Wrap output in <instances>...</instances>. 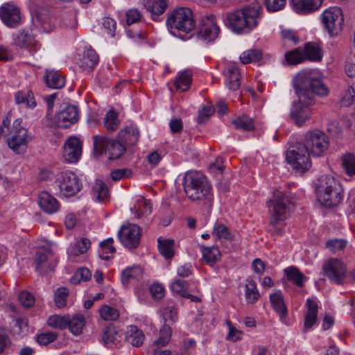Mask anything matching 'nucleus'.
<instances>
[{
    "mask_svg": "<svg viewBox=\"0 0 355 355\" xmlns=\"http://www.w3.org/2000/svg\"><path fill=\"white\" fill-rule=\"evenodd\" d=\"M293 87L298 101L293 103L290 118L296 125L302 127L311 117L310 106L314 103V95L326 96L329 93V88L311 70L299 72L293 80Z\"/></svg>",
    "mask_w": 355,
    "mask_h": 355,
    "instance_id": "nucleus-1",
    "label": "nucleus"
},
{
    "mask_svg": "<svg viewBox=\"0 0 355 355\" xmlns=\"http://www.w3.org/2000/svg\"><path fill=\"white\" fill-rule=\"evenodd\" d=\"M261 17V5L257 1H253L241 9L227 13L224 21L233 32L241 33L254 29Z\"/></svg>",
    "mask_w": 355,
    "mask_h": 355,
    "instance_id": "nucleus-2",
    "label": "nucleus"
},
{
    "mask_svg": "<svg viewBox=\"0 0 355 355\" xmlns=\"http://www.w3.org/2000/svg\"><path fill=\"white\" fill-rule=\"evenodd\" d=\"M184 191L189 199L212 206L213 193L211 184L200 172H187L183 178Z\"/></svg>",
    "mask_w": 355,
    "mask_h": 355,
    "instance_id": "nucleus-3",
    "label": "nucleus"
},
{
    "mask_svg": "<svg viewBox=\"0 0 355 355\" xmlns=\"http://www.w3.org/2000/svg\"><path fill=\"white\" fill-rule=\"evenodd\" d=\"M292 206L291 197L281 191H275L268 204L270 212V222L268 231L279 235L282 233L284 227V220L288 217Z\"/></svg>",
    "mask_w": 355,
    "mask_h": 355,
    "instance_id": "nucleus-4",
    "label": "nucleus"
},
{
    "mask_svg": "<svg viewBox=\"0 0 355 355\" xmlns=\"http://www.w3.org/2000/svg\"><path fill=\"white\" fill-rule=\"evenodd\" d=\"M318 202L327 208L338 206L343 198V189L338 180L331 175H322L315 182Z\"/></svg>",
    "mask_w": 355,
    "mask_h": 355,
    "instance_id": "nucleus-5",
    "label": "nucleus"
},
{
    "mask_svg": "<svg viewBox=\"0 0 355 355\" xmlns=\"http://www.w3.org/2000/svg\"><path fill=\"white\" fill-rule=\"evenodd\" d=\"M10 119L6 117L0 126V137L7 138V143L10 149L15 153L21 154L26 151L29 141L27 130L21 125V121L15 120L10 127Z\"/></svg>",
    "mask_w": 355,
    "mask_h": 355,
    "instance_id": "nucleus-6",
    "label": "nucleus"
},
{
    "mask_svg": "<svg viewBox=\"0 0 355 355\" xmlns=\"http://www.w3.org/2000/svg\"><path fill=\"white\" fill-rule=\"evenodd\" d=\"M94 154L101 156L105 153L109 159H116L125 152V147L119 141L110 139L103 135H94Z\"/></svg>",
    "mask_w": 355,
    "mask_h": 355,
    "instance_id": "nucleus-7",
    "label": "nucleus"
},
{
    "mask_svg": "<svg viewBox=\"0 0 355 355\" xmlns=\"http://www.w3.org/2000/svg\"><path fill=\"white\" fill-rule=\"evenodd\" d=\"M166 24L171 29L189 33L195 26L193 12L187 7L174 9L168 15Z\"/></svg>",
    "mask_w": 355,
    "mask_h": 355,
    "instance_id": "nucleus-8",
    "label": "nucleus"
},
{
    "mask_svg": "<svg viewBox=\"0 0 355 355\" xmlns=\"http://www.w3.org/2000/svg\"><path fill=\"white\" fill-rule=\"evenodd\" d=\"M300 142L313 157L323 155L329 146L327 136L318 129L308 131Z\"/></svg>",
    "mask_w": 355,
    "mask_h": 355,
    "instance_id": "nucleus-9",
    "label": "nucleus"
},
{
    "mask_svg": "<svg viewBox=\"0 0 355 355\" xmlns=\"http://www.w3.org/2000/svg\"><path fill=\"white\" fill-rule=\"evenodd\" d=\"M311 155L308 150L299 141L287 150L286 160L295 170L303 173L311 166Z\"/></svg>",
    "mask_w": 355,
    "mask_h": 355,
    "instance_id": "nucleus-10",
    "label": "nucleus"
},
{
    "mask_svg": "<svg viewBox=\"0 0 355 355\" xmlns=\"http://www.w3.org/2000/svg\"><path fill=\"white\" fill-rule=\"evenodd\" d=\"M55 184L59 188L60 195L64 197L73 196L78 193L82 188L80 179L71 171H64L59 173Z\"/></svg>",
    "mask_w": 355,
    "mask_h": 355,
    "instance_id": "nucleus-11",
    "label": "nucleus"
},
{
    "mask_svg": "<svg viewBox=\"0 0 355 355\" xmlns=\"http://www.w3.org/2000/svg\"><path fill=\"white\" fill-rule=\"evenodd\" d=\"M322 21L331 36H336L341 33L344 17L340 8L331 7L325 10L322 15Z\"/></svg>",
    "mask_w": 355,
    "mask_h": 355,
    "instance_id": "nucleus-12",
    "label": "nucleus"
},
{
    "mask_svg": "<svg viewBox=\"0 0 355 355\" xmlns=\"http://www.w3.org/2000/svg\"><path fill=\"white\" fill-rule=\"evenodd\" d=\"M141 235V228L135 224L123 225L118 232L121 243L127 248L134 249L138 247Z\"/></svg>",
    "mask_w": 355,
    "mask_h": 355,
    "instance_id": "nucleus-13",
    "label": "nucleus"
},
{
    "mask_svg": "<svg viewBox=\"0 0 355 355\" xmlns=\"http://www.w3.org/2000/svg\"><path fill=\"white\" fill-rule=\"evenodd\" d=\"M323 271L329 280L337 284H342L347 272L345 264L338 259H330L323 266Z\"/></svg>",
    "mask_w": 355,
    "mask_h": 355,
    "instance_id": "nucleus-14",
    "label": "nucleus"
},
{
    "mask_svg": "<svg viewBox=\"0 0 355 355\" xmlns=\"http://www.w3.org/2000/svg\"><path fill=\"white\" fill-rule=\"evenodd\" d=\"M219 33L220 28L214 15H209L202 18L198 33L199 39L207 42H211L218 37Z\"/></svg>",
    "mask_w": 355,
    "mask_h": 355,
    "instance_id": "nucleus-15",
    "label": "nucleus"
},
{
    "mask_svg": "<svg viewBox=\"0 0 355 355\" xmlns=\"http://www.w3.org/2000/svg\"><path fill=\"white\" fill-rule=\"evenodd\" d=\"M0 18L6 26L10 28L19 26L22 21L19 8L11 3H4L0 7Z\"/></svg>",
    "mask_w": 355,
    "mask_h": 355,
    "instance_id": "nucleus-16",
    "label": "nucleus"
},
{
    "mask_svg": "<svg viewBox=\"0 0 355 355\" xmlns=\"http://www.w3.org/2000/svg\"><path fill=\"white\" fill-rule=\"evenodd\" d=\"M83 150L82 141L76 137H70L64 144L63 157L69 163H75L80 159Z\"/></svg>",
    "mask_w": 355,
    "mask_h": 355,
    "instance_id": "nucleus-17",
    "label": "nucleus"
},
{
    "mask_svg": "<svg viewBox=\"0 0 355 355\" xmlns=\"http://www.w3.org/2000/svg\"><path fill=\"white\" fill-rule=\"evenodd\" d=\"M79 119L78 110L75 105H69L64 107L57 115L56 122L60 128H68Z\"/></svg>",
    "mask_w": 355,
    "mask_h": 355,
    "instance_id": "nucleus-18",
    "label": "nucleus"
},
{
    "mask_svg": "<svg viewBox=\"0 0 355 355\" xmlns=\"http://www.w3.org/2000/svg\"><path fill=\"white\" fill-rule=\"evenodd\" d=\"M323 0H291L294 11L300 15H307L319 9Z\"/></svg>",
    "mask_w": 355,
    "mask_h": 355,
    "instance_id": "nucleus-19",
    "label": "nucleus"
},
{
    "mask_svg": "<svg viewBox=\"0 0 355 355\" xmlns=\"http://www.w3.org/2000/svg\"><path fill=\"white\" fill-rule=\"evenodd\" d=\"M146 9L150 12L151 18L154 21H159V16L162 15L168 6V0H141Z\"/></svg>",
    "mask_w": 355,
    "mask_h": 355,
    "instance_id": "nucleus-20",
    "label": "nucleus"
},
{
    "mask_svg": "<svg viewBox=\"0 0 355 355\" xmlns=\"http://www.w3.org/2000/svg\"><path fill=\"white\" fill-rule=\"evenodd\" d=\"M226 85L231 90L236 91L240 87L241 74L236 63L230 62L225 67Z\"/></svg>",
    "mask_w": 355,
    "mask_h": 355,
    "instance_id": "nucleus-21",
    "label": "nucleus"
},
{
    "mask_svg": "<svg viewBox=\"0 0 355 355\" xmlns=\"http://www.w3.org/2000/svg\"><path fill=\"white\" fill-rule=\"evenodd\" d=\"M38 203L40 208L49 214L56 212L60 208L58 200L46 191H43L39 195Z\"/></svg>",
    "mask_w": 355,
    "mask_h": 355,
    "instance_id": "nucleus-22",
    "label": "nucleus"
},
{
    "mask_svg": "<svg viewBox=\"0 0 355 355\" xmlns=\"http://www.w3.org/2000/svg\"><path fill=\"white\" fill-rule=\"evenodd\" d=\"M44 78L46 85L52 89H60L65 85V78L58 71L46 69Z\"/></svg>",
    "mask_w": 355,
    "mask_h": 355,
    "instance_id": "nucleus-23",
    "label": "nucleus"
},
{
    "mask_svg": "<svg viewBox=\"0 0 355 355\" xmlns=\"http://www.w3.org/2000/svg\"><path fill=\"white\" fill-rule=\"evenodd\" d=\"M306 306L307 312L304 318V329L307 331L316 322L318 306L317 302L311 299L306 300Z\"/></svg>",
    "mask_w": 355,
    "mask_h": 355,
    "instance_id": "nucleus-24",
    "label": "nucleus"
},
{
    "mask_svg": "<svg viewBox=\"0 0 355 355\" xmlns=\"http://www.w3.org/2000/svg\"><path fill=\"white\" fill-rule=\"evenodd\" d=\"M119 137L123 145L133 146L139 140V132L136 127L130 125L121 130L119 132Z\"/></svg>",
    "mask_w": 355,
    "mask_h": 355,
    "instance_id": "nucleus-25",
    "label": "nucleus"
},
{
    "mask_svg": "<svg viewBox=\"0 0 355 355\" xmlns=\"http://www.w3.org/2000/svg\"><path fill=\"white\" fill-rule=\"evenodd\" d=\"M145 336L143 331L135 325H130L125 331L126 342L133 347L141 346L144 340Z\"/></svg>",
    "mask_w": 355,
    "mask_h": 355,
    "instance_id": "nucleus-26",
    "label": "nucleus"
},
{
    "mask_svg": "<svg viewBox=\"0 0 355 355\" xmlns=\"http://www.w3.org/2000/svg\"><path fill=\"white\" fill-rule=\"evenodd\" d=\"M260 297L256 282L252 279H247L245 283V298L248 304H253Z\"/></svg>",
    "mask_w": 355,
    "mask_h": 355,
    "instance_id": "nucleus-27",
    "label": "nucleus"
},
{
    "mask_svg": "<svg viewBox=\"0 0 355 355\" xmlns=\"http://www.w3.org/2000/svg\"><path fill=\"white\" fill-rule=\"evenodd\" d=\"M98 62V56L92 49H87L85 51L83 59L81 60L80 67L87 71L93 70Z\"/></svg>",
    "mask_w": 355,
    "mask_h": 355,
    "instance_id": "nucleus-28",
    "label": "nucleus"
},
{
    "mask_svg": "<svg viewBox=\"0 0 355 355\" xmlns=\"http://www.w3.org/2000/svg\"><path fill=\"white\" fill-rule=\"evenodd\" d=\"M284 273L287 279L292 282L295 285L299 287H303L306 277L295 266H289L284 269Z\"/></svg>",
    "mask_w": 355,
    "mask_h": 355,
    "instance_id": "nucleus-29",
    "label": "nucleus"
},
{
    "mask_svg": "<svg viewBox=\"0 0 355 355\" xmlns=\"http://www.w3.org/2000/svg\"><path fill=\"white\" fill-rule=\"evenodd\" d=\"M302 49L304 51V59L313 61L319 62L322 58V54L320 47L315 43H306Z\"/></svg>",
    "mask_w": 355,
    "mask_h": 355,
    "instance_id": "nucleus-30",
    "label": "nucleus"
},
{
    "mask_svg": "<svg viewBox=\"0 0 355 355\" xmlns=\"http://www.w3.org/2000/svg\"><path fill=\"white\" fill-rule=\"evenodd\" d=\"M270 300L272 308L278 313L280 319L282 320L287 314V309L282 295L279 292L270 294Z\"/></svg>",
    "mask_w": 355,
    "mask_h": 355,
    "instance_id": "nucleus-31",
    "label": "nucleus"
},
{
    "mask_svg": "<svg viewBox=\"0 0 355 355\" xmlns=\"http://www.w3.org/2000/svg\"><path fill=\"white\" fill-rule=\"evenodd\" d=\"M152 209L150 200L139 196L134 207L131 208V211L137 218H139L142 215L150 214L152 212Z\"/></svg>",
    "mask_w": 355,
    "mask_h": 355,
    "instance_id": "nucleus-32",
    "label": "nucleus"
},
{
    "mask_svg": "<svg viewBox=\"0 0 355 355\" xmlns=\"http://www.w3.org/2000/svg\"><path fill=\"white\" fill-rule=\"evenodd\" d=\"M201 252L205 262L210 266H214L220 258L218 248L214 246L202 247Z\"/></svg>",
    "mask_w": 355,
    "mask_h": 355,
    "instance_id": "nucleus-33",
    "label": "nucleus"
},
{
    "mask_svg": "<svg viewBox=\"0 0 355 355\" xmlns=\"http://www.w3.org/2000/svg\"><path fill=\"white\" fill-rule=\"evenodd\" d=\"M143 270L139 266L128 267L121 272V282L127 285L132 279L139 280L142 277Z\"/></svg>",
    "mask_w": 355,
    "mask_h": 355,
    "instance_id": "nucleus-34",
    "label": "nucleus"
},
{
    "mask_svg": "<svg viewBox=\"0 0 355 355\" xmlns=\"http://www.w3.org/2000/svg\"><path fill=\"white\" fill-rule=\"evenodd\" d=\"M158 249L166 259H171L175 255L174 240L158 239Z\"/></svg>",
    "mask_w": 355,
    "mask_h": 355,
    "instance_id": "nucleus-35",
    "label": "nucleus"
},
{
    "mask_svg": "<svg viewBox=\"0 0 355 355\" xmlns=\"http://www.w3.org/2000/svg\"><path fill=\"white\" fill-rule=\"evenodd\" d=\"M120 339L121 336L114 327L110 326L104 329L101 336V340L104 345H116L120 342Z\"/></svg>",
    "mask_w": 355,
    "mask_h": 355,
    "instance_id": "nucleus-36",
    "label": "nucleus"
},
{
    "mask_svg": "<svg viewBox=\"0 0 355 355\" xmlns=\"http://www.w3.org/2000/svg\"><path fill=\"white\" fill-rule=\"evenodd\" d=\"M93 196L100 202H105L109 192L106 184L101 180H96L93 186Z\"/></svg>",
    "mask_w": 355,
    "mask_h": 355,
    "instance_id": "nucleus-37",
    "label": "nucleus"
},
{
    "mask_svg": "<svg viewBox=\"0 0 355 355\" xmlns=\"http://www.w3.org/2000/svg\"><path fill=\"white\" fill-rule=\"evenodd\" d=\"M212 234L221 241H232L234 239V235L229 231L227 227L218 222L215 223Z\"/></svg>",
    "mask_w": 355,
    "mask_h": 355,
    "instance_id": "nucleus-38",
    "label": "nucleus"
},
{
    "mask_svg": "<svg viewBox=\"0 0 355 355\" xmlns=\"http://www.w3.org/2000/svg\"><path fill=\"white\" fill-rule=\"evenodd\" d=\"M15 102L17 104H24L28 107L33 108L36 106L33 92L31 91H19L15 94Z\"/></svg>",
    "mask_w": 355,
    "mask_h": 355,
    "instance_id": "nucleus-39",
    "label": "nucleus"
},
{
    "mask_svg": "<svg viewBox=\"0 0 355 355\" xmlns=\"http://www.w3.org/2000/svg\"><path fill=\"white\" fill-rule=\"evenodd\" d=\"M262 53L259 49H249L243 52L239 59L242 64H247L251 62H257L262 59Z\"/></svg>",
    "mask_w": 355,
    "mask_h": 355,
    "instance_id": "nucleus-40",
    "label": "nucleus"
},
{
    "mask_svg": "<svg viewBox=\"0 0 355 355\" xmlns=\"http://www.w3.org/2000/svg\"><path fill=\"white\" fill-rule=\"evenodd\" d=\"M90 245L91 242L88 239L82 238L77 241L74 245L71 246L69 250V253L70 256H78L79 254L85 253L90 248Z\"/></svg>",
    "mask_w": 355,
    "mask_h": 355,
    "instance_id": "nucleus-41",
    "label": "nucleus"
},
{
    "mask_svg": "<svg viewBox=\"0 0 355 355\" xmlns=\"http://www.w3.org/2000/svg\"><path fill=\"white\" fill-rule=\"evenodd\" d=\"M191 73L186 70L181 72L175 83V88L180 92L187 91L191 83Z\"/></svg>",
    "mask_w": 355,
    "mask_h": 355,
    "instance_id": "nucleus-42",
    "label": "nucleus"
},
{
    "mask_svg": "<svg viewBox=\"0 0 355 355\" xmlns=\"http://www.w3.org/2000/svg\"><path fill=\"white\" fill-rule=\"evenodd\" d=\"M85 324V320L82 315H76L70 320L67 319V327L75 335H78L82 332Z\"/></svg>",
    "mask_w": 355,
    "mask_h": 355,
    "instance_id": "nucleus-43",
    "label": "nucleus"
},
{
    "mask_svg": "<svg viewBox=\"0 0 355 355\" xmlns=\"http://www.w3.org/2000/svg\"><path fill=\"white\" fill-rule=\"evenodd\" d=\"M304 51L300 46L293 51L286 53L285 59L289 64H297L305 60Z\"/></svg>",
    "mask_w": 355,
    "mask_h": 355,
    "instance_id": "nucleus-44",
    "label": "nucleus"
},
{
    "mask_svg": "<svg viewBox=\"0 0 355 355\" xmlns=\"http://www.w3.org/2000/svg\"><path fill=\"white\" fill-rule=\"evenodd\" d=\"M104 125L108 131H115L119 125L117 112L114 110H109L104 118Z\"/></svg>",
    "mask_w": 355,
    "mask_h": 355,
    "instance_id": "nucleus-45",
    "label": "nucleus"
},
{
    "mask_svg": "<svg viewBox=\"0 0 355 355\" xmlns=\"http://www.w3.org/2000/svg\"><path fill=\"white\" fill-rule=\"evenodd\" d=\"M101 318L105 321H115L119 317V311L109 305L104 304L99 309Z\"/></svg>",
    "mask_w": 355,
    "mask_h": 355,
    "instance_id": "nucleus-46",
    "label": "nucleus"
},
{
    "mask_svg": "<svg viewBox=\"0 0 355 355\" xmlns=\"http://www.w3.org/2000/svg\"><path fill=\"white\" fill-rule=\"evenodd\" d=\"M50 256H56L50 246L38 248L35 255V266H41L49 259Z\"/></svg>",
    "mask_w": 355,
    "mask_h": 355,
    "instance_id": "nucleus-47",
    "label": "nucleus"
},
{
    "mask_svg": "<svg viewBox=\"0 0 355 355\" xmlns=\"http://www.w3.org/2000/svg\"><path fill=\"white\" fill-rule=\"evenodd\" d=\"M233 124L235 125L236 128L245 131H250L254 128L253 119L246 115L236 117L233 121Z\"/></svg>",
    "mask_w": 355,
    "mask_h": 355,
    "instance_id": "nucleus-48",
    "label": "nucleus"
},
{
    "mask_svg": "<svg viewBox=\"0 0 355 355\" xmlns=\"http://www.w3.org/2000/svg\"><path fill=\"white\" fill-rule=\"evenodd\" d=\"M113 239L108 238L106 240L101 242L100 247L101 248L99 252V256L102 259H108L110 256L116 252L115 248L113 246Z\"/></svg>",
    "mask_w": 355,
    "mask_h": 355,
    "instance_id": "nucleus-49",
    "label": "nucleus"
},
{
    "mask_svg": "<svg viewBox=\"0 0 355 355\" xmlns=\"http://www.w3.org/2000/svg\"><path fill=\"white\" fill-rule=\"evenodd\" d=\"M35 42L33 35L24 31L17 35L14 38V44L21 47H28L34 45Z\"/></svg>",
    "mask_w": 355,
    "mask_h": 355,
    "instance_id": "nucleus-50",
    "label": "nucleus"
},
{
    "mask_svg": "<svg viewBox=\"0 0 355 355\" xmlns=\"http://www.w3.org/2000/svg\"><path fill=\"white\" fill-rule=\"evenodd\" d=\"M58 263V257L56 256H50L49 259L41 264L35 266V269L42 275H46L54 271Z\"/></svg>",
    "mask_w": 355,
    "mask_h": 355,
    "instance_id": "nucleus-51",
    "label": "nucleus"
},
{
    "mask_svg": "<svg viewBox=\"0 0 355 355\" xmlns=\"http://www.w3.org/2000/svg\"><path fill=\"white\" fill-rule=\"evenodd\" d=\"M343 166L349 175H355V155L348 154L343 157Z\"/></svg>",
    "mask_w": 355,
    "mask_h": 355,
    "instance_id": "nucleus-52",
    "label": "nucleus"
},
{
    "mask_svg": "<svg viewBox=\"0 0 355 355\" xmlns=\"http://www.w3.org/2000/svg\"><path fill=\"white\" fill-rule=\"evenodd\" d=\"M68 295L69 291L67 288L62 287L56 290L54 294V300L58 308H62L66 305V299Z\"/></svg>",
    "mask_w": 355,
    "mask_h": 355,
    "instance_id": "nucleus-53",
    "label": "nucleus"
},
{
    "mask_svg": "<svg viewBox=\"0 0 355 355\" xmlns=\"http://www.w3.org/2000/svg\"><path fill=\"white\" fill-rule=\"evenodd\" d=\"M159 338L154 343L155 346H164L166 345L171 337V329L168 324H164L160 329Z\"/></svg>",
    "mask_w": 355,
    "mask_h": 355,
    "instance_id": "nucleus-54",
    "label": "nucleus"
},
{
    "mask_svg": "<svg viewBox=\"0 0 355 355\" xmlns=\"http://www.w3.org/2000/svg\"><path fill=\"white\" fill-rule=\"evenodd\" d=\"M91 272L89 269L86 268H82L76 270L73 277L71 279V282L73 284H77L80 281H87L91 277Z\"/></svg>",
    "mask_w": 355,
    "mask_h": 355,
    "instance_id": "nucleus-55",
    "label": "nucleus"
},
{
    "mask_svg": "<svg viewBox=\"0 0 355 355\" xmlns=\"http://www.w3.org/2000/svg\"><path fill=\"white\" fill-rule=\"evenodd\" d=\"M187 288L188 283L180 279L175 280L171 286V289L173 293H178L183 297L185 296Z\"/></svg>",
    "mask_w": 355,
    "mask_h": 355,
    "instance_id": "nucleus-56",
    "label": "nucleus"
},
{
    "mask_svg": "<svg viewBox=\"0 0 355 355\" xmlns=\"http://www.w3.org/2000/svg\"><path fill=\"white\" fill-rule=\"evenodd\" d=\"M355 100V91L352 87H349L347 90L343 94L340 103L341 106L343 107H349Z\"/></svg>",
    "mask_w": 355,
    "mask_h": 355,
    "instance_id": "nucleus-57",
    "label": "nucleus"
},
{
    "mask_svg": "<svg viewBox=\"0 0 355 355\" xmlns=\"http://www.w3.org/2000/svg\"><path fill=\"white\" fill-rule=\"evenodd\" d=\"M58 337L56 333L53 331H46L37 336V340L40 345H46L53 342Z\"/></svg>",
    "mask_w": 355,
    "mask_h": 355,
    "instance_id": "nucleus-58",
    "label": "nucleus"
},
{
    "mask_svg": "<svg viewBox=\"0 0 355 355\" xmlns=\"http://www.w3.org/2000/svg\"><path fill=\"white\" fill-rule=\"evenodd\" d=\"M47 322L49 326L60 329H65L67 327V319L58 315L50 317Z\"/></svg>",
    "mask_w": 355,
    "mask_h": 355,
    "instance_id": "nucleus-59",
    "label": "nucleus"
},
{
    "mask_svg": "<svg viewBox=\"0 0 355 355\" xmlns=\"http://www.w3.org/2000/svg\"><path fill=\"white\" fill-rule=\"evenodd\" d=\"M214 109L209 105L203 106L198 111V121L200 123H205L211 115L213 114Z\"/></svg>",
    "mask_w": 355,
    "mask_h": 355,
    "instance_id": "nucleus-60",
    "label": "nucleus"
},
{
    "mask_svg": "<svg viewBox=\"0 0 355 355\" xmlns=\"http://www.w3.org/2000/svg\"><path fill=\"white\" fill-rule=\"evenodd\" d=\"M18 298L24 307L29 308L35 304L34 297L28 291H21L19 294Z\"/></svg>",
    "mask_w": 355,
    "mask_h": 355,
    "instance_id": "nucleus-61",
    "label": "nucleus"
},
{
    "mask_svg": "<svg viewBox=\"0 0 355 355\" xmlns=\"http://www.w3.org/2000/svg\"><path fill=\"white\" fill-rule=\"evenodd\" d=\"M165 322H174L178 318L177 311L173 306L165 307L162 311Z\"/></svg>",
    "mask_w": 355,
    "mask_h": 355,
    "instance_id": "nucleus-62",
    "label": "nucleus"
},
{
    "mask_svg": "<svg viewBox=\"0 0 355 355\" xmlns=\"http://www.w3.org/2000/svg\"><path fill=\"white\" fill-rule=\"evenodd\" d=\"M347 242L343 239H333L327 241L326 248L332 252H336L343 249Z\"/></svg>",
    "mask_w": 355,
    "mask_h": 355,
    "instance_id": "nucleus-63",
    "label": "nucleus"
},
{
    "mask_svg": "<svg viewBox=\"0 0 355 355\" xmlns=\"http://www.w3.org/2000/svg\"><path fill=\"white\" fill-rule=\"evenodd\" d=\"M287 0H266V8L269 11L275 12L282 10Z\"/></svg>",
    "mask_w": 355,
    "mask_h": 355,
    "instance_id": "nucleus-64",
    "label": "nucleus"
}]
</instances>
